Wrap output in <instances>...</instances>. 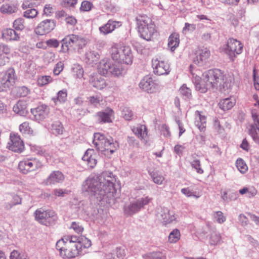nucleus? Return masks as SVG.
I'll use <instances>...</instances> for the list:
<instances>
[{"label": "nucleus", "mask_w": 259, "mask_h": 259, "mask_svg": "<svg viewBox=\"0 0 259 259\" xmlns=\"http://www.w3.org/2000/svg\"><path fill=\"white\" fill-rule=\"evenodd\" d=\"M19 131L24 136L30 137L34 135L33 130L28 121L23 122L19 125Z\"/></svg>", "instance_id": "nucleus-28"}, {"label": "nucleus", "mask_w": 259, "mask_h": 259, "mask_svg": "<svg viewBox=\"0 0 259 259\" xmlns=\"http://www.w3.org/2000/svg\"><path fill=\"white\" fill-rule=\"evenodd\" d=\"M236 166L238 170L242 174L245 173L248 170V167L242 159H238L236 161Z\"/></svg>", "instance_id": "nucleus-40"}, {"label": "nucleus", "mask_w": 259, "mask_h": 259, "mask_svg": "<svg viewBox=\"0 0 259 259\" xmlns=\"http://www.w3.org/2000/svg\"><path fill=\"white\" fill-rule=\"evenodd\" d=\"M93 143L97 149L103 154L109 157L117 149L116 143L106 139L100 133H95L94 136Z\"/></svg>", "instance_id": "nucleus-7"}, {"label": "nucleus", "mask_w": 259, "mask_h": 259, "mask_svg": "<svg viewBox=\"0 0 259 259\" xmlns=\"http://www.w3.org/2000/svg\"><path fill=\"white\" fill-rule=\"evenodd\" d=\"M153 72L158 75L167 74L169 71V65L164 61L155 60L153 64Z\"/></svg>", "instance_id": "nucleus-14"}, {"label": "nucleus", "mask_w": 259, "mask_h": 259, "mask_svg": "<svg viewBox=\"0 0 259 259\" xmlns=\"http://www.w3.org/2000/svg\"><path fill=\"white\" fill-rule=\"evenodd\" d=\"M180 92L182 95L185 96L188 98L191 97V90L185 84H183L181 87L180 89Z\"/></svg>", "instance_id": "nucleus-52"}, {"label": "nucleus", "mask_w": 259, "mask_h": 259, "mask_svg": "<svg viewBox=\"0 0 259 259\" xmlns=\"http://www.w3.org/2000/svg\"><path fill=\"white\" fill-rule=\"evenodd\" d=\"M64 68V64L62 62H58L55 67L53 72L55 75H59L60 72L63 70Z\"/></svg>", "instance_id": "nucleus-59"}, {"label": "nucleus", "mask_w": 259, "mask_h": 259, "mask_svg": "<svg viewBox=\"0 0 259 259\" xmlns=\"http://www.w3.org/2000/svg\"><path fill=\"white\" fill-rule=\"evenodd\" d=\"M11 47L6 44H0V66H4L10 61Z\"/></svg>", "instance_id": "nucleus-18"}, {"label": "nucleus", "mask_w": 259, "mask_h": 259, "mask_svg": "<svg viewBox=\"0 0 259 259\" xmlns=\"http://www.w3.org/2000/svg\"><path fill=\"white\" fill-rule=\"evenodd\" d=\"M17 80L16 72L14 68L10 67L6 71L2 76V84L5 87H9L13 85Z\"/></svg>", "instance_id": "nucleus-13"}, {"label": "nucleus", "mask_w": 259, "mask_h": 259, "mask_svg": "<svg viewBox=\"0 0 259 259\" xmlns=\"http://www.w3.org/2000/svg\"><path fill=\"white\" fill-rule=\"evenodd\" d=\"M54 12L53 8L49 4L46 5L44 9V14L47 16H50Z\"/></svg>", "instance_id": "nucleus-63"}, {"label": "nucleus", "mask_w": 259, "mask_h": 259, "mask_svg": "<svg viewBox=\"0 0 259 259\" xmlns=\"http://www.w3.org/2000/svg\"><path fill=\"white\" fill-rule=\"evenodd\" d=\"M152 177L153 182L158 185L162 184L163 181L164 180V178L163 176L157 173H154L152 175Z\"/></svg>", "instance_id": "nucleus-50"}, {"label": "nucleus", "mask_w": 259, "mask_h": 259, "mask_svg": "<svg viewBox=\"0 0 259 259\" xmlns=\"http://www.w3.org/2000/svg\"><path fill=\"white\" fill-rule=\"evenodd\" d=\"M64 180V176L60 171H53L45 181L46 185H54L62 182Z\"/></svg>", "instance_id": "nucleus-21"}, {"label": "nucleus", "mask_w": 259, "mask_h": 259, "mask_svg": "<svg viewBox=\"0 0 259 259\" xmlns=\"http://www.w3.org/2000/svg\"><path fill=\"white\" fill-rule=\"evenodd\" d=\"M115 182L116 179L112 172L104 171L96 178L87 180L83 186V189L101 200L105 196L114 193Z\"/></svg>", "instance_id": "nucleus-2"}, {"label": "nucleus", "mask_w": 259, "mask_h": 259, "mask_svg": "<svg viewBox=\"0 0 259 259\" xmlns=\"http://www.w3.org/2000/svg\"><path fill=\"white\" fill-rule=\"evenodd\" d=\"M71 228L73 229L74 231L78 234L81 233L83 231V228L75 222L72 223Z\"/></svg>", "instance_id": "nucleus-56"}, {"label": "nucleus", "mask_w": 259, "mask_h": 259, "mask_svg": "<svg viewBox=\"0 0 259 259\" xmlns=\"http://www.w3.org/2000/svg\"><path fill=\"white\" fill-rule=\"evenodd\" d=\"M252 118L253 121V123L249 125H253L254 128L259 127V114L255 110H252L251 112Z\"/></svg>", "instance_id": "nucleus-48"}, {"label": "nucleus", "mask_w": 259, "mask_h": 259, "mask_svg": "<svg viewBox=\"0 0 259 259\" xmlns=\"http://www.w3.org/2000/svg\"><path fill=\"white\" fill-rule=\"evenodd\" d=\"M180 43L179 35L176 33H173L168 37V46L173 51L177 48Z\"/></svg>", "instance_id": "nucleus-30"}, {"label": "nucleus", "mask_w": 259, "mask_h": 259, "mask_svg": "<svg viewBox=\"0 0 259 259\" xmlns=\"http://www.w3.org/2000/svg\"><path fill=\"white\" fill-rule=\"evenodd\" d=\"M92 245L91 241L84 236H63L56 243V248L63 257L72 258L80 255L83 249Z\"/></svg>", "instance_id": "nucleus-3"}, {"label": "nucleus", "mask_w": 259, "mask_h": 259, "mask_svg": "<svg viewBox=\"0 0 259 259\" xmlns=\"http://www.w3.org/2000/svg\"><path fill=\"white\" fill-rule=\"evenodd\" d=\"M181 192L187 197H194L196 198L199 197V195L194 194V192H193L189 188L182 189L181 190Z\"/></svg>", "instance_id": "nucleus-55"}, {"label": "nucleus", "mask_w": 259, "mask_h": 259, "mask_svg": "<svg viewBox=\"0 0 259 259\" xmlns=\"http://www.w3.org/2000/svg\"><path fill=\"white\" fill-rule=\"evenodd\" d=\"M121 52H122V48H119L117 44H114L110 49L111 56L113 60L117 62Z\"/></svg>", "instance_id": "nucleus-31"}, {"label": "nucleus", "mask_w": 259, "mask_h": 259, "mask_svg": "<svg viewBox=\"0 0 259 259\" xmlns=\"http://www.w3.org/2000/svg\"><path fill=\"white\" fill-rule=\"evenodd\" d=\"M38 14L37 11L35 9H30L26 10L23 14V16L29 19H33Z\"/></svg>", "instance_id": "nucleus-45"}, {"label": "nucleus", "mask_w": 259, "mask_h": 259, "mask_svg": "<svg viewBox=\"0 0 259 259\" xmlns=\"http://www.w3.org/2000/svg\"><path fill=\"white\" fill-rule=\"evenodd\" d=\"M52 81L53 78L49 75L41 76L37 79V84L40 87L48 84Z\"/></svg>", "instance_id": "nucleus-39"}, {"label": "nucleus", "mask_w": 259, "mask_h": 259, "mask_svg": "<svg viewBox=\"0 0 259 259\" xmlns=\"http://www.w3.org/2000/svg\"><path fill=\"white\" fill-rule=\"evenodd\" d=\"M181 237L180 231L177 229H174L169 235L168 241L171 243H174L178 242Z\"/></svg>", "instance_id": "nucleus-38"}, {"label": "nucleus", "mask_w": 259, "mask_h": 259, "mask_svg": "<svg viewBox=\"0 0 259 259\" xmlns=\"http://www.w3.org/2000/svg\"><path fill=\"white\" fill-rule=\"evenodd\" d=\"M31 112L35 120L40 122L44 121L48 117L50 108L45 104H39L37 107L31 108Z\"/></svg>", "instance_id": "nucleus-11"}, {"label": "nucleus", "mask_w": 259, "mask_h": 259, "mask_svg": "<svg viewBox=\"0 0 259 259\" xmlns=\"http://www.w3.org/2000/svg\"><path fill=\"white\" fill-rule=\"evenodd\" d=\"M27 104L26 101L24 100H19L14 106L13 110L14 112L19 114L21 116H25L27 113Z\"/></svg>", "instance_id": "nucleus-27"}, {"label": "nucleus", "mask_w": 259, "mask_h": 259, "mask_svg": "<svg viewBox=\"0 0 259 259\" xmlns=\"http://www.w3.org/2000/svg\"><path fill=\"white\" fill-rule=\"evenodd\" d=\"M119 23V22L110 20L106 24L99 28V31L102 34L107 35L114 31L116 27V24Z\"/></svg>", "instance_id": "nucleus-25"}, {"label": "nucleus", "mask_w": 259, "mask_h": 259, "mask_svg": "<svg viewBox=\"0 0 259 259\" xmlns=\"http://www.w3.org/2000/svg\"><path fill=\"white\" fill-rule=\"evenodd\" d=\"M151 198H149V197H146L145 198H142L137 200L139 205L141 207V208L143 207L144 205L148 204L150 201L152 200Z\"/></svg>", "instance_id": "nucleus-60"}, {"label": "nucleus", "mask_w": 259, "mask_h": 259, "mask_svg": "<svg viewBox=\"0 0 259 259\" xmlns=\"http://www.w3.org/2000/svg\"><path fill=\"white\" fill-rule=\"evenodd\" d=\"M67 98V92L66 91H60L58 93V97L56 101H55L56 104L57 102H64Z\"/></svg>", "instance_id": "nucleus-51"}, {"label": "nucleus", "mask_w": 259, "mask_h": 259, "mask_svg": "<svg viewBox=\"0 0 259 259\" xmlns=\"http://www.w3.org/2000/svg\"><path fill=\"white\" fill-rule=\"evenodd\" d=\"M239 221L242 226H246L249 224V220L248 218L243 214L239 215Z\"/></svg>", "instance_id": "nucleus-64"}, {"label": "nucleus", "mask_w": 259, "mask_h": 259, "mask_svg": "<svg viewBox=\"0 0 259 259\" xmlns=\"http://www.w3.org/2000/svg\"><path fill=\"white\" fill-rule=\"evenodd\" d=\"M42 166V163L36 158L24 159L19 162L18 168L20 171L24 174L35 171Z\"/></svg>", "instance_id": "nucleus-9"}, {"label": "nucleus", "mask_w": 259, "mask_h": 259, "mask_svg": "<svg viewBox=\"0 0 259 259\" xmlns=\"http://www.w3.org/2000/svg\"><path fill=\"white\" fill-rule=\"evenodd\" d=\"M11 141L9 143V148L16 152H21L24 149V144L20 136L15 134L10 135Z\"/></svg>", "instance_id": "nucleus-12"}, {"label": "nucleus", "mask_w": 259, "mask_h": 259, "mask_svg": "<svg viewBox=\"0 0 259 259\" xmlns=\"http://www.w3.org/2000/svg\"><path fill=\"white\" fill-rule=\"evenodd\" d=\"M193 66L190 65V70L193 75V81L196 90L205 93L219 85L228 88L231 87V81L227 80L224 72L219 69H211L204 72L201 77L197 75L193 70Z\"/></svg>", "instance_id": "nucleus-1"}, {"label": "nucleus", "mask_w": 259, "mask_h": 259, "mask_svg": "<svg viewBox=\"0 0 259 259\" xmlns=\"http://www.w3.org/2000/svg\"><path fill=\"white\" fill-rule=\"evenodd\" d=\"M133 113L131 110L125 109L123 111V116L126 120H131L133 119Z\"/></svg>", "instance_id": "nucleus-61"}, {"label": "nucleus", "mask_w": 259, "mask_h": 259, "mask_svg": "<svg viewBox=\"0 0 259 259\" xmlns=\"http://www.w3.org/2000/svg\"><path fill=\"white\" fill-rule=\"evenodd\" d=\"M125 255V250L121 248H117L112 253L113 259H123Z\"/></svg>", "instance_id": "nucleus-41"}, {"label": "nucleus", "mask_w": 259, "mask_h": 259, "mask_svg": "<svg viewBox=\"0 0 259 259\" xmlns=\"http://www.w3.org/2000/svg\"><path fill=\"white\" fill-rule=\"evenodd\" d=\"M56 21L53 19H46L40 22L34 29L35 33L39 35L49 33L56 27Z\"/></svg>", "instance_id": "nucleus-10"}, {"label": "nucleus", "mask_w": 259, "mask_h": 259, "mask_svg": "<svg viewBox=\"0 0 259 259\" xmlns=\"http://www.w3.org/2000/svg\"><path fill=\"white\" fill-rule=\"evenodd\" d=\"M141 208L138 201H136L126 207L124 209V212L126 214L132 215L138 211Z\"/></svg>", "instance_id": "nucleus-33"}, {"label": "nucleus", "mask_w": 259, "mask_h": 259, "mask_svg": "<svg viewBox=\"0 0 259 259\" xmlns=\"http://www.w3.org/2000/svg\"><path fill=\"white\" fill-rule=\"evenodd\" d=\"M133 133L141 140H144L147 136L148 132L145 125H140L132 128Z\"/></svg>", "instance_id": "nucleus-29"}, {"label": "nucleus", "mask_w": 259, "mask_h": 259, "mask_svg": "<svg viewBox=\"0 0 259 259\" xmlns=\"http://www.w3.org/2000/svg\"><path fill=\"white\" fill-rule=\"evenodd\" d=\"M235 104V99L231 97L221 100L219 103V106L223 111H227L233 107Z\"/></svg>", "instance_id": "nucleus-26"}, {"label": "nucleus", "mask_w": 259, "mask_h": 259, "mask_svg": "<svg viewBox=\"0 0 259 259\" xmlns=\"http://www.w3.org/2000/svg\"><path fill=\"white\" fill-rule=\"evenodd\" d=\"M213 216L215 221L219 224H222L226 221V217L221 211L214 212Z\"/></svg>", "instance_id": "nucleus-46"}, {"label": "nucleus", "mask_w": 259, "mask_h": 259, "mask_svg": "<svg viewBox=\"0 0 259 259\" xmlns=\"http://www.w3.org/2000/svg\"><path fill=\"white\" fill-rule=\"evenodd\" d=\"M196 57L195 61L199 64H202L206 62L210 53L207 49L204 48L198 50L196 52Z\"/></svg>", "instance_id": "nucleus-22"}, {"label": "nucleus", "mask_w": 259, "mask_h": 259, "mask_svg": "<svg viewBox=\"0 0 259 259\" xmlns=\"http://www.w3.org/2000/svg\"><path fill=\"white\" fill-rule=\"evenodd\" d=\"M14 28L17 30H22L24 29V20L22 18H18L13 22Z\"/></svg>", "instance_id": "nucleus-44"}, {"label": "nucleus", "mask_w": 259, "mask_h": 259, "mask_svg": "<svg viewBox=\"0 0 259 259\" xmlns=\"http://www.w3.org/2000/svg\"><path fill=\"white\" fill-rule=\"evenodd\" d=\"M221 241V236L220 234L213 232L211 234L209 237V243L211 245H217Z\"/></svg>", "instance_id": "nucleus-42"}, {"label": "nucleus", "mask_w": 259, "mask_h": 259, "mask_svg": "<svg viewBox=\"0 0 259 259\" xmlns=\"http://www.w3.org/2000/svg\"><path fill=\"white\" fill-rule=\"evenodd\" d=\"M25 256L22 255L18 250H14L10 254V259H23Z\"/></svg>", "instance_id": "nucleus-58"}, {"label": "nucleus", "mask_w": 259, "mask_h": 259, "mask_svg": "<svg viewBox=\"0 0 259 259\" xmlns=\"http://www.w3.org/2000/svg\"><path fill=\"white\" fill-rule=\"evenodd\" d=\"M159 214L161 220L164 225L170 224L176 220L174 211L167 208H161Z\"/></svg>", "instance_id": "nucleus-19"}, {"label": "nucleus", "mask_w": 259, "mask_h": 259, "mask_svg": "<svg viewBox=\"0 0 259 259\" xmlns=\"http://www.w3.org/2000/svg\"><path fill=\"white\" fill-rule=\"evenodd\" d=\"M114 115V111L110 108H107L104 111L97 112L96 117L100 123H111Z\"/></svg>", "instance_id": "nucleus-16"}, {"label": "nucleus", "mask_w": 259, "mask_h": 259, "mask_svg": "<svg viewBox=\"0 0 259 259\" xmlns=\"http://www.w3.org/2000/svg\"><path fill=\"white\" fill-rule=\"evenodd\" d=\"M73 75L77 78H82L83 76V69L78 65H75L73 68Z\"/></svg>", "instance_id": "nucleus-47"}, {"label": "nucleus", "mask_w": 259, "mask_h": 259, "mask_svg": "<svg viewBox=\"0 0 259 259\" xmlns=\"http://www.w3.org/2000/svg\"><path fill=\"white\" fill-rule=\"evenodd\" d=\"M139 87L143 90L150 93L154 92L156 83L153 78L149 76H145L139 83Z\"/></svg>", "instance_id": "nucleus-15"}, {"label": "nucleus", "mask_w": 259, "mask_h": 259, "mask_svg": "<svg viewBox=\"0 0 259 259\" xmlns=\"http://www.w3.org/2000/svg\"><path fill=\"white\" fill-rule=\"evenodd\" d=\"M100 58L99 54L94 51H91L86 54V59L89 63H93L98 61Z\"/></svg>", "instance_id": "nucleus-35"}, {"label": "nucleus", "mask_w": 259, "mask_h": 259, "mask_svg": "<svg viewBox=\"0 0 259 259\" xmlns=\"http://www.w3.org/2000/svg\"><path fill=\"white\" fill-rule=\"evenodd\" d=\"M2 37L6 41H19L20 35L12 28H6L2 32Z\"/></svg>", "instance_id": "nucleus-20"}, {"label": "nucleus", "mask_w": 259, "mask_h": 259, "mask_svg": "<svg viewBox=\"0 0 259 259\" xmlns=\"http://www.w3.org/2000/svg\"><path fill=\"white\" fill-rule=\"evenodd\" d=\"M54 215V212L51 210L37 209L35 212V219L41 223H44L48 219Z\"/></svg>", "instance_id": "nucleus-23"}, {"label": "nucleus", "mask_w": 259, "mask_h": 259, "mask_svg": "<svg viewBox=\"0 0 259 259\" xmlns=\"http://www.w3.org/2000/svg\"><path fill=\"white\" fill-rule=\"evenodd\" d=\"M133 62V55L131 49L128 47L122 48L119 60L114 64L112 61L107 59L102 60L98 66V72L103 75H112L119 77L122 75L123 69L120 64H131Z\"/></svg>", "instance_id": "nucleus-4"}, {"label": "nucleus", "mask_w": 259, "mask_h": 259, "mask_svg": "<svg viewBox=\"0 0 259 259\" xmlns=\"http://www.w3.org/2000/svg\"><path fill=\"white\" fill-rule=\"evenodd\" d=\"M92 7L93 4L91 2L89 1H83L81 3L80 9L82 11L87 12L90 11Z\"/></svg>", "instance_id": "nucleus-54"}, {"label": "nucleus", "mask_w": 259, "mask_h": 259, "mask_svg": "<svg viewBox=\"0 0 259 259\" xmlns=\"http://www.w3.org/2000/svg\"><path fill=\"white\" fill-rule=\"evenodd\" d=\"M102 101V99L99 97H90L89 98V102L91 104H93L94 106H97L100 102Z\"/></svg>", "instance_id": "nucleus-62"}, {"label": "nucleus", "mask_w": 259, "mask_h": 259, "mask_svg": "<svg viewBox=\"0 0 259 259\" xmlns=\"http://www.w3.org/2000/svg\"><path fill=\"white\" fill-rule=\"evenodd\" d=\"M253 77L254 80V86L256 90H259V76L257 75V73L255 69L253 71ZM254 100H256V103L254 104V106L258 105L259 106V100H258V95L256 94L253 95V96Z\"/></svg>", "instance_id": "nucleus-36"}, {"label": "nucleus", "mask_w": 259, "mask_h": 259, "mask_svg": "<svg viewBox=\"0 0 259 259\" xmlns=\"http://www.w3.org/2000/svg\"><path fill=\"white\" fill-rule=\"evenodd\" d=\"M247 128L248 134L251 136L253 141L259 145V127L254 128L253 125H249Z\"/></svg>", "instance_id": "nucleus-32"}, {"label": "nucleus", "mask_w": 259, "mask_h": 259, "mask_svg": "<svg viewBox=\"0 0 259 259\" xmlns=\"http://www.w3.org/2000/svg\"><path fill=\"white\" fill-rule=\"evenodd\" d=\"M0 11L2 13L4 14H12L17 11V8L13 5L5 4L1 6Z\"/></svg>", "instance_id": "nucleus-37"}, {"label": "nucleus", "mask_w": 259, "mask_h": 259, "mask_svg": "<svg viewBox=\"0 0 259 259\" xmlns=\"http://www.w3.org/2000/svg\"><path fill=\"white\" fill-rule=\"evenodd\" d=\"M93 85L96 88L101 90L106 87V82L104 79L100 77L99 78L95 79L92 81Z\"/></svg>", "instance_id": "nucleus-43"}, {"label": "nucleus", "mask_w": 259, "mask_h": 259, "mask_svg": "<svg viewBox=\"0 0 259 259\" xmlns=\"http://www.w3.org/2000/svg\"><path fill=\"white\" fill-rule=\"evenodd\" d=\"M191 165L198 174H202L203 173L204 171L200 167V161L199 160L197 159L193 160L191 163Z\"/></svg>", "instance_id": "nucleus-53"}, {"label": "nucleus", "mask_w": 259, "mask_h": 259, "mask_svg": "<svg viewBox=\"0 0 259 259\" xmlns=\"http://www.w3.org/2000/svg\"><path fill=\"white\" fill-rule=\"evenodd\" d=\"M21 203V198L18 195H13L10 198V202L5 204V208L7 209L11 208L13 206Z\"/></svg>", "instance_id": "nucleus-34"}, {"label": "nucleus", "mask_w": 259, "mask_h": 259, "mask_svg": "<svg viewBox=\"0 0 259 259\" xmlns=\"http://www.w3.org/2000/svg\"><path fill=\"white\" fill-rule=\"evenodd\" d=\"M29 90L26 87H20L17 89V94L20 97H25L29 93Z\"/></svg>", "instance_id": "nucleus-49"}, {"label": "nucleus", "mask_w": 259, "mask_h": 259, "mask_svg": "<svg viewBox=\"0 0 259 259\" xmlns=\"http://www.w3.org/2000/svg\"><path fill=\"white\" fill-rule=\"evenodd\" d=\"M195 115L197 117L195 122L196 126L200 131H204L206 126V116L199 111L195 112Z\"/></svg>", "instance_id": "nucleus-24"}, {"label": "nucleus", "mask_w": 259, "mask_h": 259, "mask_svg": "<svg viewBox=\"0 0 259 259\" xmlns=\"http://www.w3.org/2000/svg\"><path fill=\"white\" fill-rule=\"evenodd\" d=\"M60 52L68 53L70 49L80 53L88 43L87 38L79 35L71 34L66 35L62 40Z\"/></svg>", "instance_id": "nucleus-6"}, {"label": "nucleus", "mask_w": 259, "mask_h": 259, "mask_svg": "<svg viewBox=\"0 0 259 259\" xmlns=\"http://www.w3.org/2000/svg\"><path fill=\"white\" fill-rule=\"evenodd\" d=\"M59 41L55 38L50 39L46 41L47 46L50 47L58 48L59 46Z\"/></svg>", "instance_id": "nucleus-57"}, {"label": "nucleus", "mask_w": 259, "mask_h": 259, "mask_svg": "<svg viewBox=\"0 0 259 259\" xmlns=\"http://www.w3.org/2000/svg\"><path fill=\"white\" fill-rule=\"evenodd\" d=\"M136 20L140 37L147 41L151 40L157 32L154 22L146 15H139Z\"/></svg>", "instance_id": "nucleus-5"}, {"label": "nucleus", "mask_w": 259, "mask_h": 259, "mask_svg": "<svg viewBox=\"0 0 259 259\" xmlns=\"http://www.w3.org/2000/svg\"><path fill=\"white\" fill-rule=\"evenodd\" d=\"M97 157L98 155L94 149H89L86 151L82 159L87 162L89 167L93 168L97 163Z\"/></svg>", "instance_id": "nucleus-17"}, {"label": "nucleus", "mask_w": 259, "mask_h": 259, "mask_svg": "<svg viewBox=\"0 0 259 259\" xmlns=\"http://www.w3.org/2000/svg\"><path fill=\"white\" fill-rule=\"evenodd\" d=\"M243 49V45L240 41L231 38L227 41L225 51L229 59L234 61L237 56L242 53Z\"/></svg>", "instance_id": "nucleus-8"}]
</instances>
